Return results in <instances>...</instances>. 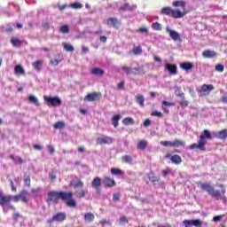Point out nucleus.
<instances>
[{
	"label": "nucleus",
	"mask_w": 227,
	"mask_h": 227,
	"mask_svg": "<svg viewBox=\"0 0 227 227\" xmlns=\"http://www.w3.org/2000/svg\"><path fill=\"white\" fill-rule=\"evenodd\" d=\"M175 95L176 97H180V98H185L184 92H181L180 89H178V88L175 90Z\"/></svg>",
	"instance_id": "52"
},
{
	"label": "nucleus",
	"mask_w": 227,
	"mask_h": 227,
	"mask_svg": "<svg viewBox=\"0 0 227 227\" xmlns=\"http://www.w3.org/2000/svg\"><path fill=\"white\" fill-rule=\"evenodd\" d=\"M95 219V215H93V213H86L84 215V221L86 223H92V221H94Z\"/></svg>",
	"instance_id": "27"
},
{
	"label": "nucleus",
	"mask_w": 227,
	"mask_h": 227,
	"mask_svg": "<svg viewBox=\"0 0 227 227\" xmlns=\"http://www.w3.org/2000/svg\"><path fill=\"white\" fill-rule=\"evenodd\" d=\"M166 159H170L171 162H173V164H182V157H180V155L178 154H167Z\"/></svg>",
	"instance_id": "10"
},
{
	"label": "nucleus",
	"mask_w": 227,
	"mask_h": 227,
	"mask_svg": "<svg viewBox=\"0 0 227 227\" xmlns=\"http://www.w3.org/2000/svg\"><path fill=\"white\" fill-rule=\"evenodd\" d=\"M136 102H137V104H139V106H141V107H145V96H143V95L136 96Z\"/></svg>",
	"instance_id": "29"
},
{
	"label": "nucleus",
	"mask_w": 227,
	"mask_h": 227,
	"mask_svg": "<svg viewBox=\"0 0 227 227\" xmlns=\"http://www.w3.org/2000/svg\"><path fill=\"white\" fill-rule=\"evenodd\" d=\"M121 70H123V72H125V74H136V71H134V70H132V68L131 67H125V66H123L122 67H121Z\"/></svg>",
	"instance_id": "46"
},
{
	"label": "nucleus",
	"mask_w": 227,
	"mask_h": 227,
	"mask_svg": "<svg viewBox=\"0 0 227 227\" xmlns=\"http://www.w3.org/2000/svg\"><path fill=\"white\" fill-rule=\"evenodd\" d=\"M135 75H145V68L143 67H137V72L133 73Z\"/></svg>",
	"instance_id": "44"
},
{
	"label": "nucleus",
	"mask_w": 227,
	"mask_h": 227,
	"mask_svg": "<svg viewBox=\"0 0 227 227\" xmlns=\"http://www.w3.org/2000/svg\"><path fill=\"white\" fill-rule=\"evenodd\" d=\"M60 200L63 201H67L69 200H72L74 198V193L72 192H59Z\"/></svg>",
	"instance_id": "12"
},
{
	"label": "nucleus",
	"mask_w": 227,
	"mask_h": 227,
	"mask_svg": "<svg viewBox=\"0 0 227 227\" xmlns=\"http://www.w3.org/2000/svg\"><path fill=\"white\" fill-rule=\"evenodd\" d=\"M160 145H161V146H165L166 148H173V142L171 141H160Z\"/></svg>",
	"instance_id": "40"
},
{
	"label": "nucleus",
	"mask_w": 227,
	"mask_h": 227,
	"mask_svg": "<svg viewBox=\"0 0 227 227\" xmlns=\"http://www.w3.org/2000/svg\"><path fill=\"white\" fill-rule=\"evenodd\" d=\"M71 185H73V187H82V185H84V183H82V181L73 180L71 182Z\"/></svg>",
	"instance_id": "42"
},
{
	"label": "nucleus",
	"mask_w": 227,
	"mask_h": 227,
	"mask_svg": "<svg viewBox=\"0 0 227 227\" xmlns=\"http://www.w3.org/2000/svg\"><path fill=\"white\" fill-rule=\"evenodd\" d=\"M58 200H61V197L59 196V192H50L48 193V203H51L52 201H58Z\"/></svg>",
	"instance_id": "9"
},
{
	"label": "nucleus",
	"mask_w": 227,
	"mask_h": 227,
	"mask_svg": "<svg viewBox=\"0 0 227 227\" xmlns=\"http://www.w3.org/2000/svg\"><path fill=\"white\" fill-rule=\"evenodd\" d=\"M117 90H125V81H121V82L117 85Z\"/></svg>",
	"instance_id": "56"
},
{
	"label": "nucleus",
	"mask_w": 227,
	"mask_h": 227,
	"mask_svg": "<svg viewBox=\"0 0 227 227\" xmlns=\"http://www.w3.org/2000/svg\"><path fill=\"white\" fill-rule=\"evenodd\" d=\"M129 10V12H132L136 10V5H130L129 4H124L122 6L119 7L120 12H127Z\"/></svg>",
	"instance_id": "20"
},
{
	"label": "nucleus",
	"mask_w": 227,
	"mask_h": 227,
	"mask_svg": "<svg viewBox=\"0 0 227 227\" xmlns=\"http://www.w3.org/2000/svg\"><path fill=\"white\" fill-rule=\"evenodd\" d=\"M91 74L93 75L102 76V75H104V70H102L98 67H95L94 69L91 70Z\"/></svg>",
	"instance_id": "34"
},
{
	"label": "nucleus",
	"mask_w": 227,
	"mask_h": 227,
	"mask_svg": "<svg viewBox=\"0 0 227 227\" xmlns=\"http://www.w3.org/2000/svg\"><path fill=\"white\" fill-rule=\"evenodd\" d=\"M182 70H185L186 72L189 70H192V68L194 67V64L191 63V62H184L180 65Z\"/></svg>",
	"instance_id": "21"
},
{
	"label": "nucleus",
	"mask_w": 227,
	"mask_h": 227,
	"mask_svg": "<svg viewBox=\"0 0 227 227\" xmlns=\"http://www.w3.org/2000/svg\"><path fill=\"white\" fill-rule=\"evenodd\" d=\"M60 33H63L64 35H67V33H70V28L67 25H64L59 28Z\"/></svg>",
	"instance_id": "43"
},
{
	"label": "nucleus",
	"mask_w": 227,
	"mask_h": 227,
	"mask_svg": "<svg viewBox=\"0 0 227 227\" xmlns=\"http://www.w3.org/2000/svg\"><path fill=\"white\" fill-rule=\"evenodd\" d=\"M153 29H155V31H162V25L159 22H154L152 24Z\"/></svg>",
	"instance_id": "39"
},
{
	"label": "nucleus",
	"mask_w": 227,
	"mask_h": 227,
	"mask_svg": "<svg viewBox=\"0 0 227 227\" xmlns=\"http://www.w3.org/2000/svg\"><path fill=\"white\" fill-rule=\"evenodd\" d=\"M180 146H185V142L178 139L172 142V148H180Z\"/></svg>",
	"instance_id": "25"
},
{
	"label": "nucleus",
	"mask_w": 227,
	"mask_h": 227,
	"mask_svg": "<svg viewBox=\"0 0 227 227\" xmlns=\"http://www.w3.org/2000/svg\"><path fill=\"white\" fill-rule=\"evenodd\" d=\"M14 73L16 74V75H24V74H26V72L24 71V67H22V66L20 65L15 67Z\"/></svg>",
	"instance_id": "24"
},
{
	"label": "nucleus",
	"mask_w": 227,
	"mask_h": 227,
	"mask_svg": "<svg viewBox=\"0 0 227 227\" xmlns=\"http://www.w3.org/2000/svg\"><path fill=\"white\" fill-rule=\"evenodd\" d=\"M165 69L168 70V72H169V74H171L172 75H176L177 67L176 65L167 63L165 65Z\"/></svg>",
	"instance_id": "16"
},
{
	"label": "nucleus",
	"mask_w": 227,
	"mask_h": 227,
	"mask_svg": "<svg viewBox=\"0 0 227 227\" xmlns=\"http://www.w3.org/2000/svg\"><path fill=\"white\" fill-rule=\"evenodd\" d=\"M119 224H121V226H125V224H129V220L127 219V216H121L119 220Z\"/></svg>",
	"instance_id": "41"
},
{
	"label": "nucleus",
	"mask_w": 227,
	"mask_h": 227,
	"mask_svg": "<svg viewBox=\"0 0 227 227\" xmlns=\"http://www.w3.org/2000/svg\"><path fill=\"white\" fill-rule=\"evenodd\" d=\"M150 125H152V121H150V119H146L144 121V127H150Z\"/></svg>",
	"instance_id": "62"
},
{
	"label": "nucleus",
	"mask_w": 227,
	"mask_h": 227,
	"mask_svg": "<svg viewBox=\"0 0 227 227\" xmlns=\"http://www.w3.org/2000/svg\"><path fill=\"white\" fill-rule=\"evenodd\" d=\"M121 160H122V162H126L127 164H130V162H132V158H131V156L125 155V156H122Z\"/></svg>",
	"instance_id": "48"
},
{
	"label": "nucleus",
	"mask_w": 227,
	"mask_h": 227,
	"mask_svg": "<svg viewBox=\"0 0 227 227\" xmlns=\"http://www.w3.org/2000/svg\"><path fill=\"white\" fill-rule=\"evenodd\" d=\"M214 85H207V84H203L201 87V90H200V93H204V95H208L210 91L214 90Z\"/></svg>",
	"instance_id": "14"
},
{
	"label": "nucleus",
	"mask_w": 227,
	"mask_h": 227,
	"mask_svg": "<svg viewBox=\"0 0 227 227\" xmlns=\"http://www.w3.org/2000/svg\"><path fill=\"white\" fill-rule=\"evenodd\" d=\"M166 31L169 34L170 38H172L174 42H177V40H180V34L178 32L171 30L169 27H167Z\"/></svg>",
	"instance_id": "11"
},
{
	"label": "nucleus",
	"mask_w": 227,
	"mask_h": 227,
	"mask_svg": "<svg viewBox=\"0 0 227 227\" xmlns=\"http://www.w3.org/2000/svg\"><path fill=\"white\" fill-rule=\"evenodd\" d=\"M132 52L135 56H139V54L143 53V49L141 48V46H135L132 49Z\"/></svg>",
	"instance_id": "36"
},
{
	"label": "nucleus",
	"mask_w": 227,
	"mask_h": 227,
	"mask_svg": "<svg viewBox=\"0 0 227 227\" xmlns=\"http://www.w3.org/2000/svg\"><path fill=\"white\" fill-rule=\"evenodd\" d=\"M113 143V138L111 137H102L98 138V145H111Z\"/></svg>",
	"instance_id": "13"
},
{
	"label": "nucleus",
	"mask_w": 227,
	"mask_h": 227,
	"mask_svg": "<svg viewBox=\"0 0 227 227\" xmlns=\"http://www.w3.org/2000/svg\"><path fill=\"white\" fill-rule=\"evenodd\" d=\"M113 200L114 201H120V195L118 193H114Z\"/></svg>",
	"instance_id": "64"
},
{
	"label": "nucleus",
	"mask_w": 227,
	"mask_h": 227,
	"mask_svg": "<svg viewBox=\"0 0 227 227\" xmlns=\"http://www.w3.org/2000/svg\"><path fill=\"white\" fill-rule=\"evenodd\" d=\"M106 24L109 27H118V18H109L106 20Z\"/></svg>",
	"instance_id": "18"
},
{
	"label": "nucleus",
	"mask_w": 227,
	"mask_h": 227,
	"mask_svg": "<svg viewBox=\"0 0 227 227\" xmlns=\"http://www.w3.org/2000/svg\"><path fill=\"white\" fill-rule=\"evenodd\" d=\"M173 6L175 7H177V6H181L182 8H184L185 6V2H183V1H176V2H173Z\"/></svg>",
	"instance_id": "49"
},
{
	"label": "nucleus",
	"mask_w": 227,
	"mask_h": 227,
	"mask_svg": "<svg viewBox=\"0 0 227 227\" xmlns=\"http://www.w3.org/2000/svg\"><path fill=\"white\" fill-rule=\"evenodd\" d=\"M54 129H63V127H65V122L63 121H57L54 125H53Z\"/></svg>",
	"instance_id": "51"
},
{
	"label": "nucleus",
	"mask_w": 227,
	"mask_h": 227,
	"mask_svg": "<svg viewBox=\"0 0 227 227\" xmlns=\"http://www.w3.org/2000/svg\"><path fill=\"white\" fill-rule=\"evenodd\" d=\"M44 100L45 102H49V104L53 107H56L57 106H61L63 104V101H61V99L58 97L49 98L47 96H44Z\"/></svg>",
	"instance_id": "5"
},
{
	"label": "nucleus",
	"mask_w": 227,
	"mask_h": 227,
	"mask_svg": "<svg viewBox=\"0 0 227 227\" xmlns=\"http://www.w3.org/2000/svg\"><path fill=\"white\" fill-rule=\"evenodd\" d=\"M64 49L67 52H74V46H72L71 44H68L67 43H64Z\"/></svg>",
	"instance_id": "45"
},
{
	"label": "nucleus",
	"mask_w": 227,
	"mask_h": 227,
	"mask_svg": "<svg viewBox=\"0 0 227 227\" xmlns=\"http://www.w3.org/2000/svg\"><path fill=\"white\" fill-rule=\"evenodd\" d=\"M11 43L13 45V47H20L22 45V41L17 37H12L11 39Z\"/></svg>",
	"instance_id": "28"
},
{
	"label": "nucleus",
	"mask_w": 227,
	"mask_h": 227,
	"mask_svg": "<svg viewBox=\"0 0 227 227\" xmlns=\"http://www.w3.org/2000/svg\"><path fill=\"white\" fill-rule=\"evenodd\" d=\"M205 145H207V141L205 140L204 136H200L198 144H192L190 145L191 150L198 149L201 150L202 152H205L207 150V147H205Z\"/></svg>",
	"instance_id": "2"
},
{
	"label": "nucleus",
	"mask_w": 227,
	"mask_h": 227,
	"mask_svg": "<svg viewBox=\"0 0 227 227\" xmlns=\"http://www.w3.org/2000/svg\"><path fill=\"white\" fill-rule=\"evenodd\" d=\"M218 139H227V129H222L215 134Z\"/></svg>",
	"instance_id": "23"
},
{
	"label": "nucleus",
	"mask_w": 227,
	"mask_h": 227,
	"mask_svg": "<svg viewBox=\"0 0 227 227\" xmlns=\"http://www.w3.org/2000/svg\"><path fill=\"white\" fill-rule=\"evenodd\" d=\"M151 116H157L158 118H162V114L159 111H154L151 114Z\"/></svg>",
	"instance_id": "58"
},
{
	"label": "nucleus",
	"mask_w": 227,
	"mask_h": 227,
	"mask_svg": "<svg viewBox=\"0 0 227 227\" xmlns=\"http://www.w3.org/2000/svg\"><path fill=\"white\" fill-rule=\"evenodd\" d=\"M12 200H13L12 198V195L3 196V192L0 191V205L1 207H3L4 212H8L4 209V206L6 205V203H10Z\"/></svg>",
	"instance_id": "7"
},
{
	"label": "nucleus",
	"mask_w": 227,
	"mask_h": 227,
	"mask_svg": "<svg viewBox=\"0 0 227 227\" xmlns=\"http://www.w3.org/2000/svg\"><path fill=\"white\" fill-rule=\"evenodd\" d=\"M204 137V141L205 139H212V135L210 134V131H208L207 129H205L203 131V135H200Z\"/></svg>",
	"instance_id": "47"
},
{
	"label": "nucleus",
	"mask_w": 227,
	"mask_h": 227,
	"mask_svg": "<svg viewBox=\"0 0 227 227\" xmlns=\"http://www.w3.org/2000/svg\"><path fill=\"white\" fill-rule=\"evenodd\" d=\"M42 27H43V29H51V24H49V22H43Z\"/></svg>",
	"instance_id": "59"
},
{
	"label": "nucleus",
	"mask_w": 227,
	"mask_h": 227,
	"mask_svg": "<svg viewBox=\"0 0 227 227\" xmlns=\"http://www.w3.org/2000/svg\"><path fill=\"white\" fill-rule=\"evenodd\" d=\"M28 102L29 104H33L36 107H39L40 106V101H38V98H36L35 95H30L28 97Z\"/></svg>",
	"instance_id": "22"
},
{
	"label": "nucleus",
	"mask_w": 227,
	"mask_h": 227,
	"mask_svg": "<svg viewBox=\"0 0 227 227\" xmlns=\"http://www.w3.org/2000/svg\"><path fill=\"white\" fill-rule=\"evenodd\" d=\"M48 151H49V153L52 154L54 153V152H56V150L54 149V146L52 145H48Z\"/></svg>",
	"instance_id": "63"
},
{
	"label": "nucleus",
	"mask_w": 227,
	"mask_h": 227,
	"mask_svg": "<svg viewBox=\"0 0 227 227\" xmlns=\"http://www.w3.org/2000/svg\"><path fill=\"white\" fill-rule=\"evenodd\" d=\"M215 70H216V72H224V66L218 64L215 66Z\"/></svg>",
	"instance_id": "54"
},
{
	"label": "nucleus",
	"mask_w": 227,
	"mask_h": 227,
	"mask_svg": "<svg viewBox=\"0 0 227 227\" xmlns=\"http://www.w3.org/2000/svg\"><path fill=\"white\" fill-rule=\"evenodd\" d=\"M162 104L167 107H171L172 106H175V103L168 101H162Z\"/></svg>",
	"instance_id": "61"
},
{
	"label": "nucleus",
	"mask_w": 227,
	"mask_h": 227,
	"mask_svg": "<svg viewBox=\"0 0 227 227\" xmlns=\"http://www.w3.org/2000/svg\"><path fill=\"white\" fill-rule=\"evenodd\" d=\"M123 125H134V119L126 117L122 120Z\"/></svg>",
	"instance_id": "37"
},
{
	"label": "nucleus",
	"mask_w": 227,
	"mask_h": 227,
	"mask_svg": "<svg viewBox=\"0 0 227 227\" xmlns=\"http://www.w3.org/2000/svg\"><path fill=\"white\" fill-rule=\"evenodd\" d=\"M201 191H206L209 196H212V198H217V200H224V194H226V188H224V185L220 184L219 187H221V192L219 190L214 189L212 184L209 183H200Z\"/></svg>",
	"instance_id": "1"
},
{
	"label": "nucleus",
	"mask_w": 227,
	"mask_h": 227,
	"mask_svg": "<svg viewBox=\"0 0 227 227\" xmlns=\"http://www.w3.org/2000/svg\"><path fill=\"white\" fill-rule=\"evenodd\" d=\"M49 178H50L51 182H54V180H56V174H54L53 171L50 172Z\"/></svg>",
	"instance_id": "57"
},
{
	"label": "nucleus",
	"mask_w": 227,
	"mask_h": 227,
	"mask_svg": "<svg viewBox=\"0 0 227 227\" xmlns=\"http://www.w3.org/2000/svg\"><path fill=\"white\" fill-rule=\"evenodd\" d=\"M161 15H172L173 9L171 7H163L160 11Z\"/></svg>",
	"instance_id": "30"
},
{
	"label": "nucleus",
	"mask_w": 227,
	"mask_h": 227,
	"mask_svg": "<svg viewBox=\"0 0 227 227\" xmlns=\"http://www.w3.org/2000/svg\"><path fill=\"white\" fill-rule=\"evenodd\" d=\"M67 219V214L66 213H57L55 215H53L51 218L47 220V223L50 224L51 223H63Z\"/></svg>",
	"instance_id": "4"
},
{
	"label": "nucleus",
	"mask_w": 227,
	"mask_h": 227,
	"mask_svg": "<svg viewBox=\"0 0 227 227\" xmlns=\"http://www.w3.org/2000/svg\"><path fill=\"white\" fill-rule=\"evenodd\" d=\"M102 185V179L100 177H95L91 182V187L93 189H98Z\"/></svg>",
	"instance_id": "19"
},
{
	"label": "nucleus",
	"mask_w": 227,
	"mask_h": 227,
	"mask_svg": "<svg viewBox=\"0 0 227 227\" xmlns=\"http://www.w3.org/2000/svg\"><path fill=\"white\" fill-rule=\"evenodd\" d=\"M148 179L150 182H153V184H155V182H159V177L157 176H148Z\"/></svg>",
	"instance_id": "53"
},
{
	"label": "nucleus",
	"mask_w": 227,
	"mask_h": 227,
	"mask_svg": "<svg viewBox=\"0 0 227 227\" xmlns=\"http://www.w3.org/2000/svg\"><path fill=\"white\" fill-rule=\"evenodd\" d=\"M187 12H181L180 10H172V16L174 19H183L184 16L186 15Z\"/></svg>",
	"instance_id": "17"
},
{
	"label": "nucleus",
	"mask_w": 227,
	"mask_h": 227,
	"mask_svg": "<svg viewBox=\"0 0 227 227\" xmlns=\"http://www.w3.org/2000/svg\"><path fill=\"white\" fill-rule=\"evenodd\" d=\"M67 205L71 208H75V207H77V202H75V200H74V199L71 198L67 201Z\"/></svg>",
	"instance_id": "38"
},
{
	"label": "nucleus",
	"mask_w": 227,
	"mask_h": 227,
	"mask_svg": "<svg viewBox=\"0 0 227 227\" xmlns=\"http://www.w3.org/2000/svg\"><path fill=\"white\" fill-rule=\"evenodd\" d=\"M42 65H43V62H42V60H37V61L32 63L33 67L37 72H40V70H42Z\"/></svg>",
	"instance_id": "32"
},
{
	"label": "nucleus",
	"mask_w": 227,
	"mask_h": 227,
	"mask_svg": "<svg viewBox=\"0 0 227 227\" xmlns=\"http://www.w3.org/2000/svg\"><path fill=\"white\" fill-rule=\"evenodd\" d=\"M71 8H74V10H79L81 8H82V4L80 3H73L71 4Z\"/></svg>",
	"instance_id": "50"
},
{
	"label": "nucleus",
	"mask_w": 227,
	"mask_h": 227,
	"mask_svg": "<svg viewBox=\"0 0 227 227\" xmlns=\"http://www.w3.org/2000/svg\"><path fill=\"white\" fill-rule=\"evenodd\" d=\"M23 180L27 187H31V177L27 175V173H25Z\"/></svg>",
	"instance_id": "35"
},
{
	"label": "nucleus",
	"mask_w": 227,
	"mask_h": 227,
	"mask_svg": "<svg viewBox=\"0 0 227 227\" xmlns=\"http://www.w3.org/2000/svg\"><path fill=\"white\" fill-rule=\"evenodd\" d=\"M103 184L105 187H114V185H116V182H114V179H112L111 177H105L103 179Z\"/></svg>",
	"instance_id": "15"
},
{
	"label": "nucleus",
	"mask_w": 227,
	"mask_h": 227,
	"mask_svg": "<svg viewBox=\"0 0 227 227\" xmlns=\"http://www.w3.org/2000/svg\"><path fill=\"white\" fill-rule=\"evenodd\" d=\"M183 223L184 224L185 227H189V226L201 227V224H203V223L200 219L184 220V221H183Z\"/></svg>",
	"instance_id": "8"
},
{
	"label": "nucleus",
	"mask_w": 227,
	"mask_h": 227,
	"mask_svg": "<svg viewBox=\"0 0 227 227\" xmlns=\"http://www.w3.org/2000/svg\"><path fill=\"white\" fill-rule=\"evenodd\" d=\"M111 173L112 175H121V170H120L119 168H112Z\"/></svg>",
	"instance_id": "55"
},
{
	"label": "nucleus",
	"mask_w": 227,
	"mask_h": 227,
	"mask_svg": "<svg viewBox=\"0 0 227 227\" xmlns=\"http://www.w3.org/2000/svg\"><path fill=\"white\" fill-rule=\"evenodd\" d=\"M120 120H121V115L117 114V115H114L112 118V125H114V127L116 129V127H118V121H120Z\"/></svg>",
	"instance_id": "31"
},
{
	"label": "nucleus",
	"mask_w": 227,
	"mask_h": 227,
	"mask_svg": "<svg viewBox=\"0 0 227 227\" xmlns=\"http://www.w3.org/2000/svg\"><path fill=\"white\" fill-rule=\"evenodd\" d=\"M27 190H22L20 194L12 196V198L15 203H17V201H20V200L23 203H27Z\"/></svg>",
	"instance_id": "3"
},
{
	"label": "nucleus",
	"mask_w": 227,
	"mask_h": 227,
	"mask_svg": "<svg viewBox=\"0 0 227 227\" xmlns=\"http://www.w3.org/2000/svg\"><path fill=\"white\" fill-rule=\"evenodd\" d=\"M102 98V94L100 92H93L90 94H88L84 100H87L88 102H95L97 100H100Z\"/></svg>",
	"instance_id": "6"
},
{
	"label": "nucleus",
	"mask_w": 227,
	"mask_h": 227,
	"mask_svg": "<svg viewBox=\"0 0 227 227\" xmlns=\"http://www.w3.org/2000/svg\"><path fill=\"white\" fill-rule=\"evenodd\" d=\"M14 162H19V164H23L24 160H22V158H20V156H16L14 159Z\"/></svg>",
	"instance_id": "60"
},
{
	"label": "nucleus",
	"mask_w": 227,
	"mask_h": 227,
	"mask_svg": "<svg viewBox=\"0 0 227 227\" xmlns=\"http://www.w3.org/2000/svg\"><path fill=\"white\" fill-rule=\"evenodd\" d=\"M147 146H148V143H146V140H141L137 145V148L138 150H145Z\"/></svg>",
	"instance_id": "33"
},
{
	"label": "nucleus",
	"mask_w": 227,
	"mask_h": 227,
	"mask_svg": "<svg viewBox=\"0 0 227 227\" xmlns=\"http://www.w3.org/2000/svg\"><path fill=\"white\" fill-rule=\"evenodd\" d=\"M202 56H203V58H215V51L207 50L202 52Z\"/></svg>",
	"instance_id": "26"
}]
</instances>
